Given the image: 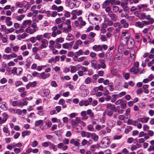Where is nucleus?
<instances>
[{
    "mask_svg": "<svg viewBox=\"0 0 154 154\" xmlns=\"http://www.w3.org/2000/svg\"><path fill=\"white\" fill-rule=\"evenodd\" d=\"M15 8H22L24 7L26 10H28L31 6L29 2L26 1H24L22 2H17L15 4Z\"/></svg>",
    "mask_w": 154,
    "mask_h": 154,
    "instance_id": "nucleus-1",
    "label": "nucleus"
},
{
    "mask_svg": "<svg viewBox=\"0 0 154 154\" xmlns=\"http://www.w3.org/2000/svg\"><path fill=\"white\" fill-rule=\"evenodd\" d=\"M110 141L109 139L107 137H104L101 141L102 145V147L103 148H105L109 146L110 144Z\"/></svg>",
    "mask_w": 154,
    "mask_h": 154,
    "instance_id": "nucleus-2",
    "label": "nucleus"
},
{
    "mask_svg": "<svg viewBox=\"0 0 154 154\" xmlns=\"http://www.w3.org/2000/svg\"><path fill=\"white\" fill-rule=\"evenodd\" d=\"M69 120L71 122V124L74 128H75L78 124L79 123L81 122V119L80 118L78 117H76L75 119L74 120L73 119H70Z\"/></svg>",
    "mask_w": 154,
    "mask_h": 154,
    "instance_id": "nucleus-3",
    "label": "nucleus"
},
{
    "mask_svg": "<svg viewBox=\"0 0 154 154\" xmlns=\"http://www.w3.org/2000/svg\"><path fill=\"white\" fill-rule=\"evenodd\" d=\"M50 76V74L49 73L45 74V72H42L40 74L39 78L40 79H45Z\"/></svg>",
    "mask_w": 154,
    "mask_h": 154,
    "instance_id": "nucleus-4",
    "label": "nucleus"
},
{
    "mask_svg": "<svg viewBox=\"0 0 154 154\" xmlns=\"http://www.w3.org/2000/svg\"><path fill=\"white\" fill-rule=\"evenodd\" d=\"M108 15L112 20L115 22L117 20V17L116 15L112 11L108 14Z\"/></svg>",
    "mask_w": 154,
    "mask_h": 154,
    "instance_id": "nucleus-5",
    "label": "nucleus"
},
{
    "mask_svg": "<svg viewBox=\"0 0 154 154\" xmlns=\"http://www.w3.org/2000/svg\"><path fill=\"white\" fill-rule=\"evenodd\" d=\"M28 99L27 97H26L22 100L23 102H22L20 101L19 103L18 104V106H26L27 105L28 102L27 101V100Z\"/></svg>",
    "mask_w": 154,
    "mask_h": 154,
    "instance_id": "nucleus-6",
    "label": "nucleus"
},
{
    "mask_svg": "<svg viewBox=\"0 0 154 154\" xmlns=\"http://www.w3.org/2000/svg\"><path fill=\"white\" fill-rule=\"evenodd\" d=\"M36 30V29H32L31 27L29 26L26 29L25 31L27 33H29L30 34H32L35 33Z\"/></svg>",
    "mask_w": 154,
    "mask_h": 154,
    "instance_id": "nucleus-7",
    "label": "nucleus"
},
{
    "mask_svg": "<svg viewBox=\"0 0 154 154\" xmlns=\"http://www.w3.org/2000/svg\"><path fill=\"white\" fill-rule=\"evenodd\" d=\"M149 118V117H143L142 118H140L138 119L139 122H141L142 123H147L148 121Z\"/></svg>",
    "mask_w": 154,
    "mask_h": 154,
    "instance_id": "nucleus-8",
    "label": "nucleus"
},
{
    "mask_svg": "<svg viewBox=\"0 0 154 154\" xmlns=\"http://www.w3.org/2000/svg\"><path fill=\"white\" fill-rule=\"evenodd\" d=\"M79 141V139H77V141H76L75 139H72L70 140V144H73L75 146H78L80 144Z\"/></svg>",
    "mask_w": 154,
    "mask_h": 154,
    "instance_id": "nucleus-9",
    "label": "nucleus"
},
{
    "mask_svg": "<svg viewBox=\"0 0 154 154\" xmlns=\"http://www.w3.org/2000/svg\"><path fill=\"white\" fill-rule=\"evenodd\" d=\"M92 143L93 141L91 139H90L89 141H88L85 139H84L82 141V146H84L86 144L89 145L91 144Z\"/></svg>",
    "mask_w": 154,
    "mask_h": 154,
    "instance_id": "nucleus-10",
    "label": "nucleus"
},
{
    "mask_svg": "<svg viewBox=\"0 0 154 154\" xmlns=\"http://www.w3.org/2000/svg\"><path fill=\"white\" fill-rule=\"evenodd\" d=\"M122 34L123 35L122 36V38L127 40L129 38L130 36V34L127 32H123Z\"/></svg>",
    "mask_w": 154,
    "mask_h": 154,
    "instance_id": "nucleus-11",
    "label": "nucleus"
},
{
    "mask_svg": "<svg viewBox=\"0 0 154 154\" xmlns=\"http://www.w3.org/2000/svg\"><path fill=\"white\" fill-rule=\"evenodd\" d=\"M93 49L96 51H99L102 50V48L100 45H94L93 47Z\"/></svg>",
    "mask_w": 154,
    "mask_h": 154,
    "instance_id": "nucleus-12",
    "label": "nucleus"
},
{
    "mask_svg": "<svg viewBox=\"0 0 154 154\" xmlns=\"http://www.w3.org/2000/svg\"><path fill=\"white\" fill-rule=\"evenodd\" d=\"M84 52L81 49L79 50L78 51L76 52L74 54V56L75 58H77L78 56L82 55Z\"/></svg>",
    "mask_w": 154,
    "mask_h": 154,
    "instance_id": "nucleus-13",
    "label": "nucleus"
},
{
    "mask_svg": "<svg viewBox=\"0 0 154 154\" xmlns=\"http://www.w3.org/2000/svg\"><path fill=\"white\" fill-rule=\"evenodd\" d=\"M137 123V121H134L131 119H129L127 121V123L128 124L132 125L135 126L136 125V123Z\"/></svg>",
    "mask_w": 154,
    "mask_h": 154,
    "instance_id": "nucleus-14",
    "label": "nucleus"
},
{
    "mask_svg": "<svg viewBox=\"0 0 154 154\" xmlns=\"http://www.w3.org/2000/svg\"><path fill=\"white\" fill-rule=\"evenodd\" d=\"M91 138L95 142H97L98 139V136L95 133H92L91 135Z\"/></svg>",
    "mask_w": 154,
    "mask_h": 154,
    "instance_id": "nucleus-15",
    "label": "nucleus"
},
{
    "mask_svg": "<svg viewBox=\"0 0 154 154\" xmlns=\"http://www.w3.org/2000/svg\"><path fill=\"white\" fill-rule=\"evenodd\" d=\"M28 10H26L24 8L19 9L17 11V13L20 14H22L25 13Z\"/></svg>",
    "mask_w": 154,
    "mask_h": 154,
    "instance_id": "nucleus-16",
    "label": "nucleus"
},
{
    "mask_svg": "<svg viewBox=\"0 0 154 154\" xmlns=\"http://www.w3.org/2000/svg\"><path fill=\"white\" fill-rule=\"evenodd\" d=\"M122 54H118L115 56L114 60H121L122 58Z\"/></svg>",
    "mask_w": 154,
    "mask_h": 154,
    "instance_id": "nucleus-17",
    "label": "nucleus"
},
{
    "mask_svg": "<svg viewBox=\"0 0 154 154\" xmlns=\"http://www.w3.org/2000/svg\"><path fill=\"white\" fill-rule=\"evenodd\" d=\"M106 108L113 110L115 109V106L111 103H108L106 105Z\"/></svg>",
    "mask_w": 154,
    "mask_h": 154,
    "instance_id": "nucleus-18",
    "label": "nucleus"
},
{
    "mask_svg": "<svg viewBox=\"0 0 154 154\" xmlns=\"http://www.w3.org/2000/svg\"><path fill=\"white\" fill-rule=\"evenodd\" d=\"M99 63L102 65V68L105 69L106 67V66L105 64V60L101 59L99 60Z\"/></svg>",
    "mask_w": 154,
    "mask_h": 154,
    "instance_id": "nucleus-19",
    "label": "nucleus"
},
{
    "mask_svg": "<svg viewBox=\"0 0 154 154\" xmlns=\"http://www.w3.org/2000/svg\"><path fill=\"white\" fill-rule=\"evenodd\" d=\"M41 42L42 43L41 46L42 47V48H46L47 46V45L48 43V41L45 39H43L42 40Z\"/></svg>",
    "mask_w": 154,
    "mask_h": 154,
    "instance_id": "nucleus-20",
    "label": "nucleus"
},
{
    "mask_svg": "<svg viewBox=\"0 0 154 154\" xmlns=\"http://www.w3.org/2000/svg\"><path fill=\"white\" fill-rule=\"evenodd\" d=\"M102 8L103 9L105 8V11L108 14L112 12V11H111V7L110 6H107L104 7H103Z\"/></svg>",
    "mask_w": 154,
    "mask_h": 154,
    "instance_id": "nucleus-21",
    "label": "nucleus"
},
{
    "mask_svg": "<svg viewBox=\"0 0 154 154\" xmlns=\"http://www.w3.org/2000/svg\"><path fill=\"white\" fill-rule=\"evenodd\" d=\"M110 3L109 0H106L102 5V7L109 6Z\"/></svg>",
    "mask_w": 154,
    "mask_h": 154,
    "instance_id": "nucleus-22",
    "label": "nucleus"
},
{
    "mask_svg": "<svg viewBox=\"0 0 154 154\" xmlns=\"http://www.w3.org/2000/svg\"><path fill=\"white\" fill-rule=\"evenodd\" d=\"M62 47L64 49H68L69 50H70L71 49L70 48V47L69 46V43H68L63 44L62 45Z\"/></svg>",
    "mask_w": 154,
    "mask_h": 154,
    "instance_id": "nucleus-23",
    "label": "nucleus"
},
{
    "mask_svg": "<svg viewBox=\"0 0 154 154\" xmlns=\"http://www.w3.org/2000/svg\"><path fill=\"white\" fill-rule=\"evenodd\" d=\"M8 38L7 36L6 35H4L1 38V40L3 43H5L8 42Z\"/></svg>",
    "mask_w": 154,
    "mask_h": 154,
    "instance_id": "nucleus-24",
    "label": "nucleus"
},
{
    "mask_svg": "<svg viewBox=\"0 0 154 154\" xmlns=\"http://www.w3.org/2000/svg\"><path fill=\"white\" fill-rule=\"evenodd\" d=\"M72 11L74 12L76 16H79L82 15V10H79L78 11H77V10H74Z\"/></svg>",
    "mask_w": 154,
    "mask_h": 154,
    "instance_id": "nucleus-25",
    "label": "nucleus"
},
{
    "mask_svg": "<svg viewBox=\"0 0 154 154\" xmlns=\"http://www.w3.org/2000/svg\"><path fill=\"white\" fill-rule=\"evenodd\" d=\"M32 23L30 20H24L23 23V26L30 25Z\"/></svg>",
    "mask_w": 154,
    "mask_h": 154,
    "instance_id": "nucleus-26",
    "label": "nucleus"
},
{
    "mask_svg": "<svg viewBox=\"0 0 154 154\" xmlns=\"http://www.w3.org/2000/svg\"><path fill=\"white\" fill-rule=\"evenodd\" d=\"M135 25L136 26L140 28H142L143 26V25L142 23V22H141L140 21L137 22L135 23Z\"/></svg>",
    "mask_w": 154,
    "mask_h": 154,
    "instance_id": "nucleus-27",
    "label": "nucleus"
},
{
    "mask_svg": "<svg viewBox=\"0 0 154 154\" xmlns=\"http://www.w3.org/2000/svg\"><path fill=\"white\" fill-rule=\"evenodd\" d=\"M30 133V131H24L22 132V136L24 137L26 136L29 135Z\"/></svg>",
    "mask_w": 154,
    "mask_h": 154,
    "instance_id": "nucleus-28",
    "label": "nucleus"
},
{
    "mask_svg": "<svg viewBox=\"0 0 154 154\" xmlns=\"http://www.w3.org/2000/svg\"><path fill=\"white\" fill-rule=\"evenodd\" d=\"M79 21L80 22L81 25L84 26L85 25L86 23L85 21H83L82 17H80L78 18Z\"/></svg>",
    "mask_w": 154,
    "mask_h": 154,
    "instance_id": "nucleus-29",
    "label": "nucleus"
},
{
    "mask_svg": "<svg viewBox=\"0 0 154 154\" xmlns=\"http://www.w3.org/2000/svg\"><path fill=\"white\" fill-rule=\"evenodd\" d=\"M73 39V36L71 34H69L66 38V40L68 41H72Z\"/></svg>",
    "mask_w": 154,
    "mask_h": 154,
    "instance_id": "nucleus-30",
    "label": "nucleus"
},
{
    "mask_svg": "<svg viewBox=\"0 0 154 154\" xmlns=\"http://www.w3.org/2000/svg\"><path fill=\"white\" fill-rule=\"evenodd\" d=\"M130 71L131 72H133L134 74H136L138 72L139 70L138 69H136L135 67H133L131 69Z\"/></svg>",
    "mask_w": 154,
    "mask_h": 154,
    "instance_id": "nucleus-31",
    "label": "nucleus"
},
{
    "mask_svg": "<svg viewBox=\"0 0 154 154\" xmlns=\"http://www.w3.org/2000/svg\"><path fill=\"white\" fill-rule=\"evenodd\" d=\"M35 126H38L40 125H42L43 124V120H38L35 122Z\"/></svg>",
    "mask_w": 154,
    "mask_h": 154,
    "instance_id": "nucleus-32",
    "label": "nucleus"
},
{
    "mask_svg": "<svg viewBox=\"0 0 154 154\" xmlns=\"http://www.w3.org/2000/svg\"><path fill=\"white\" fill-rule=\"evenodd\" d=\"M71 21L70 20L68 19L66 20L65 24L68 26L67 28H69V29H72L71 26Z\"/></svg>",
    "mask_w": 154,
    "mask_h": 154,
    "instance_id": "nucleus-33",
    "label": "nucleus"
},
{
    "mask_svg": "<svg viewBox=\"0 0 154 154\" xmlns=\"http://www.w3.org/2000/svg\"><path fill=\"white\" fill-rule=\"evenodd\" d=\"M87 114L89 115L90 117L93 118L94 116L93 113L92 112V110L90 109H89L87 111Z\"/></svg>",
    "mask_w": 154,
    "mask_h": 154,
    "instance_id": "nucleus-34",
    "label": "nucleus"
},
{
    "mask_svg": "<svg viewBox=\"0 0 154 154\" xmlns=\"http://www.w3.org/2000/svg\"><path fill=\"white\" fill-rule=\"evenodd\" d=\"M24 15H21L16 17V19L18 21H20L23 20L25 17Z\"/></svg>",
    "mask_w": 154,
    "mask_h": 154,
    "instance_id": "nucleus-35",
    "label": "nucleus"
},
{
    "mask_svg": "<svg viewBox=\"0 0 154 154\" xmlns=\"http://www.w3.org/2000/svg\"><path fill=\"white\" fill-rule=\"evenodd\" d=\"M92 80L90 77H87L85 81V83L86 84H90Z\"/></svg>",
    "mask_w": 154,
    "mask_h": 154,
    "instance_id": "nucleus-36",
    "label": "nucleus"
},
{
    "mask_svg": "<svg viewBox=\"0 0 154 154\" xmlns=\"http://www.w3.org/2000/svg\"><path fill=\"white\" fill-rule=\"evenodd\" d=\"M112 8L113 12L116 13L119 11V8L118 6H113Z\"/></svg>",
    "mask_w": 154,
    "mask_h": 154,
    "instance_id": "nucleus-37",
    "label": "nucleus"
},
{
    "mask_svg": "<svg viewBox=\"0 0 154 154\" xmlns=\"http://www.w3.org/2000/svg\"><path fill=\"white\" fill-rule=\"evenodd\" d=\"M14 30V29L13 28H11L10 29H6L5 30V33L8 34L9 33L13 32Z\"/></svg>",
    "mask_w": 154,
    "mask_h": 154,
    "instance_id": "nucleus-38",
    "label": "nucleus"
},
{
    "mask_svg": "<svg viewBox=\"0 0 154 154\" xmlns=\"http://www.w3.org/2000/svg\"><path fill=\"white\" fill-rule=\"evenodd\" d=\"M132 129V128L131 126H127L126 128L125 129V132L126 134H128L130 131H131Z\"/></svg>",
    "mask_w": 154,
    "mask_h": 154,
    "instance_id": "nucleus-39",
    "label": "nucleus"
},
{
    "mask_svg": "<svg viewBox=\"0 0 154 154\" xmlns=\"http://www.w3.org/2000/svg\"><path fill=\"white\" fill-rule=\"evenodd\" d=\"M134 18L135 17L134 16H128V15H127L126 19L128 20L129 21H132L134 19Z\"/></svg>",
    "mask_w": 154,
    "mask_h": 154,
    "instance_id": "nucleus-40",
    "label": "nucleus"
},
{
    "mask_svg": "<svg viewBox=\"0 0 154 154\" xmlns=\"http://www.w3.org/2000/svg\"><path fill=\"white\" fill-rule=\"evenodd\" d=\"M3 58L4 59H7L8 60H10L12 58L10 54L9 55L5 54L3 56Z\"/></svg>",
    "mask_w": 154,
    "mask_h": 154,
    "instance_id": "nucleus-41",
    "label": "nucleus"
},
{
    "mask_svg": "<svg viewBox=\"0 0 154 154\" xmlns=\"http://www.w3.org/2000/svg\"><path fill=\"white\" fill-rule=\"evenodd\" d=\"M64 41V38L62 37L57 38L56 40V42H57L58 43H62Z\"/></svg>",
    "mask_w": 154,
    "mask_h": 154,
    "instance_id": "nucleus-42",
    "label": "nucleus"
},
{
    "mask_svg": "<svg viewBox=\"0 0 154 154\" xmlns=\"http://www.w3.org/2000/svg\"><path fill=\"white\" fill-rule=\"evenodd\" d=\"M10 102L13 106H15L17 105H18V102L17 101H12V100H11Z\"/></svg>",
    "mask_w": 154,
    "mask_h": 154,
    "instance_id": "nucleus-43",
    "label": "nucleus"
},
{
    "mask_svg": "<svg viewBox=\"0 0 154 154\" xmlns=\"http://www.w3.org/2000/svg\"><path fill=\"white\" fill-rule=\"evenodd\" d=\"M88 131H93L94 130V128L93 126L91 125H89L88 126Z\"/></svg>",
    "mask_w": 154,
    "mask_h": 154,
    "instance_id": "nucleus-44",
    "label": "nucleus"
},
{
    "mask_svg": "<svg viewBox=\"0 0 154 154\" xmlns=\"http://www.w3.org/2000/svg\"><path fill=\"white\" fill-rule=\"evenodd\" d=\"M19 49V47L17 45L13 47V50L14 52H17Z\"/></svg>",
    "mask_w": 154,
    "mask_h": 154,
    "instance_id": "nucleus-45",
    "label": "nucleus"
},
{
    "mask_svg": "<svg viewBox=\"0 0 154 154\" xmlns=\"http://www.w3.org/2000/svg\"><path fill=\"white\" fill-rule=\"evenodd\" d=\"M17 75H19L20 74L21 72H22V69L20 67L17 68Z\"/></svg>",
    "mask_w": 154,
    "mask_h": 154,
    "instance_id": "nucleus-46",
    "label": "nucleus"
},
{
    "mask_svg": "<svg viewBox=\"0 0 154 154\" xmlns=\"http://www.w3.org/2000/svg\"><path fill=\"white\" fill-rule=\"evenodd\" d=\"M95 61L94 60H92L91 61V66L94 69H96L97 68V66L96 64L95 63H94V62Z\"/></svg>",
    "mask_w": 154,
    "mask_h": 154,
    "instance_id": "nucleus-47",
    "label": "nucleus"
},
{
    "mask_svg": "<svg viewBox=\"0 0 154 154\" xmlns=\"http://www.w3.org/2000/svg\"><path fill=\"white\" fill-rule=\"evenodd\" d=\"M18 36H20V38L24 39L27 36V35L26 33H24L22 35H19Z\"/></svg>",
    "mask_w": 154,
    "mask_h": 154,
    "instance_id": "nucleus-48",
    "label": "nucleus"
},
{
    "mask_svg": "<svg viewBox=\"0 0 154 154\" xmlns=\"http://www.w3.org/2000/svg\"><path fill=\"white\" fill-rule=\"evenodd\" d=\"M11 51V48L9 47H6L5 50V52L7 53H10Z\"/></svg>",
    "mask_w": 154,
    "mask_h": 154,
    "instance_id": "nucleus-49",
    "label": "nucleus"
},
{
    "mask_svg": "<svg viewBox=\"0 0 154 154\" xmlns=\"http://www.w3.org/2000/svg\"><path fill=\"white\" fill-rule=\"evenodd\" d=\"M127 102L125 101H123L121 103V108L122 109H124L125 108L126 106Z\"/></svg>",
    "mask_w": 154,
    "mask_h": 154,
    "instance_id": "nucleus-50",
    "label": "nucleus"
},
{
    "mask_svg": "<svg viewBox=\"0 0 154 154\" xmlns=\"http://www.w3.org/2000/svg\"><path fill=\"white\" fill-rule=\"evenodd\" d=\"M0 107L3 109L5 110L7 109L6 107L5 106V104L3 103H0Z\"/></svg>",
    "mask_w": 154,
    "mask_h": 154,
    "instance_id": "nucleus-51",
    "label": "nucleus"
},
{
    "mask_svg": "<svg viewBox=\"0 0 154 154\" xmlns=\"http://www.w3.org/2000/svg\"><path fill=\"white\" fill-rule=\"evenodd\" d=\"M63 32L66 33H67L69 32H70L71 30V29H69L68 28H63Z\"/></svg>",
    "mask_w": 154,
    "mask_h": 154,
    "instance_id": "nucleus-52",
    "label": "nucleus"
},
{
    "mask_svg": "<svg viewBox=\"0 0 154 154\" xmlns=\"http://www.w3.org/2000/svg\"><path fill=\"white\" fill-rule=\"evenodd\" d=\"M43 36L45 38H49L50 37V34L49 33H45L44 34Z\"/></svg>",
    "mask_w": 154,
    "mask_h": 154,
    "instance_id": "nucleus-53",
    "label": "nucleus"
},
{
    "mask_svg": "<svg viewBox=\"0 0 154 154\" xmlns=\"http://www.w3.org/2000/svg\"><path fill=\"white\" fill-rule=\"evenodd\" d=\"M149 127L147 125L145 124L143 125V129L144 131H146L149 129Z\"/></svg>",
    "mask_w": 154,
    "mask_h": 154,
    "instance_id": "nucleus-54",
    "label": "nucleus"
},
{
    "mask_svg": "<svg viewBox=\"0 0 154 154\" xmlns=\"http://www.w3.org/2000/svg\"><path fill=\"white\" fill-rule=\"evenodd\" d=\"M32 75L34 77H39L40 74L36 72H34L32 73Z\"/></svg>",
    "mask_w": 154,
    "mask_h": 154,
    "instance_id": "nucleus-55",
    "label": "nucleus"
},
{
    "mask_svg": "<svg viewBox=\"0 0 154 154\" xmlns=\"http://www.w3.org/2000/svg\"><path fill=\"white\" fill-rule=\"evenodd\" d=\"M43 36L42 35H38L36 37V40L40 41L43 38Z\"/></svg>",
    "mask_w": 154,
    "mask_h": 154,
    "instance_id": "nucleus-56",
    "label": "nucleus"
},
{
    "mask_svg": "<svg viewBox=\"0 0 154 154\" xmlns=\"http://www.w3.org/2000/svg\"><path fill=\"white\" fill-rule=\"evenodd\" d=\"M29 83L30 84L31 87H34L36 86V83L35 81H34L33 82H29Z\"/></svg>",
    "mask_w": 154,
    "mask_h": 154,
    "instance_id": "nucleus-57",
    "label": "nucleus"
},
{
    "mask_svg": "<svg viewBox=\"0 0 154 154\" xmlns=\"http://www.w3.org/2000/svg\"><path fill=\"white\" fill-rule=\"evenodd\" d=\"M51 143L50 142H44L42 143V146L44 147H46L48 146L51 144Z\"/></svg>",
    "mask_w": 154,
    "mask_h": 154,
    "instance_id": "nucleus-58",
    "label": "nucleus"
},
{
    "mask_svg": "<svg viewBox=\"0 0 154 154\" xmlns=\"http://www.w3.org/2000/svg\"><path fill=\"white\" fill-rule=\"evenodd\" d=\"M38 145V143L36 141H34L32 143L31 145L33 147L36 146Z\"/></svg>",
    "mask_w": 154,
    "mask_h": 154,
    "instance_id": "nucleus-59",
    "label": "nucleus"
},
{
    "mask_svg": "<svg viewBox=\"0 0 154 154\" xmlns=\"http://www.w3.org/2000/svg\"><path fill=\"white\" fill-rule=\"evenodd\" d=\"M133 42V39L132 38H129L126 41V42L128 43H130L131 45L132 44Z\"/></svg>",
    "mask_w": 154,
    "mask_h": 154,
    "instance_id": "nucleus-60",
    "label": "nucleus"
},
{
    "mask_svg": "<svg viewBox=\"0 0 154 154\" xmlns=\"http://www.w3.org/2000/svg\"><path fill=\"white\" fill-rule=\"evenodd\" d=\"M82 44V41L80 40H77L75 43V44L77 45H81Z\"/></svg>",
    "mask_w": 154,
    "mask_h": 154,
    "instance_id": "nucleus-61",
    "label": "nucleus"
},
{
    "mask_svg": "<svg viewBox=\"0 0 154 154\" xmlns=\"http://www.w3.org/2000/svg\"><path fill=\"white\" fill-rule=\"evenodd\" d=\"M3 116H4L3 118L4 119H5V121L6 122L7 120V119L8 117V116L6 113H4L3 114Z\"/></svg>",
    "mask_w": 154,
    "mask_h": 154,
    "instance_id": "nucleus-62",
    "label": "nucleus"
},
{
    "mask_svg": "<svg viewBox=\"0 0 154 154\" xmlns=\"http://www.w3.org/2000/svg\"><path fill=\"white\" fill-rule=\"evenodd\" d=\"M76 71V68L74 66H72L71 67V72L72 73H74Z\"/></svg>",
    "mask_w": 154,
    "mask_h": 154,
    "instance_id": "nucleus-63",
    "label": "nucleus"
},
{
    "mask_svg": "<svg viewBox=\"0 0 154 154\" xmlns=\"http://www.w3.org/2000/svg\"><path fill=\"white\" fill-rule=\"evenodd\" d=\"M15 65V63L13 61H10L8 63V65L9 66H14Z\"/></svg>",
    "mask_w": 154,
    "mask_h": 154,
    "instance_id": "nucleus-64",
    "label": "nucleus"
}]
</instances>
